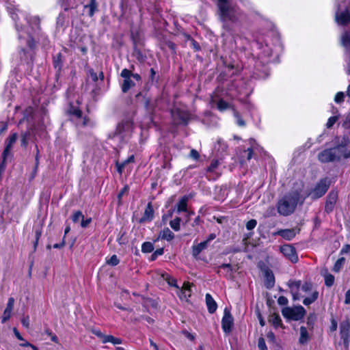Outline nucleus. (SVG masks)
<instances>
[{"instance_id":"obj_1","label":"nucleus","mask_w":350,"mask_h":350,"mask_svg":"<svg viewBox=\"0 0 350 350\" xmlns=\"http://www.w3.org/2000/svg\"><path fill=\"white\" fill-rule=\"evenodd\" d=\"M298 198L299 195L297 193L285 195L278 202V212L284 216L291 215L297 206Z\"/></svg>"},{"instance_id":"obj_2","label":"nucleus","mask_w":350,"mask_h":350,"mask_svg":"<svg viewBox=\"0 0 350 350\" xmlns=\"http://www.w3.org/2000/svg\"><path fill=\"white\" fill-rule=\"evenodd\" d=\"M218 8H219V16L220 20L223 22V27L229 31L230 27L227 24V21H230L234 22L237 20L234 10L233 7L231 5L228 0H217Z\"/></svg>"},{"instance_id":"obj_3","label":"nucleus","mask_w":350,"mask_h":350,"mask_svg":"<svg viewBox=\"0 0 350 350\" xmlns=\"http://www.w3.org/2000/svg\"><path fill=\"white\" fill-rule=\"evenodd\" d=\"M347 0H337V11L336 12V21L341 25H346L350 23V3Z\"/></svg>"},{"instance_id":"obj_4","label":"nucleus","mask_w":350,"mask_h":350,"mask_svg":"<svg viewBox=\"0 0 350 350\" xmlns=\"http://www.w3.org/2000/svg\"><path fill=\"white\" fill-rule=\"evenodd\" d=\"M287 284L295 300L300 299L299 293L300 288L304 293H308L312 289V284L308 282L301 284L300 280H289Z\"/></svg>"},{"instance_id":"obj_5","label":"nucleus","mask_w":350,"mask_h":350,"mask_svg":"<svg viewBox=\"0 0 350 350\" xmlns=\"http://www.w3.org/2000/svg\"><path fill=\"white\" fill-rule=\"evenodd\" d=\"M282 315L288 319L299 321L304 318L306 314V310L301 306L293 308L286 307L282 310Z\"/></svg>"},{"instance_id":"obj_6","label":"nucleus","mask_w":350,"mask_h":350,"mask_svg":"<svg viewBox=\"0 0 350 350\" xmlns=\"http://www.w3.org/2000/svg\"><path fill=\"white\" fill-rule=\"evenodd\" d=\"M132 129V120L130 118H125L118 124L115 135L124 138L131 133Z\"/></svg>"},{"instance_id":"obj_7","label":"nucleus","mask_w":350,"mask_h":350,"mask_svg":"<svg viewBox=\"0 0 350 350\" xmlns=\"http://www.w3.org/2000/svg\"><path fill=\"white\" fill-rule=\"evenodd\" d=\"M329 185L330 183L327 178L320 180L310 193L311 198L312 199H318L322 197L328 190Z\"/></svg>"},{"instance_id":"obj_8","label":"nucleus","mask_w":350,"mask_h":350,"mask_svg":"<svg viewBox=\"0 0 350 350\" xmlns=\"http://www.w3.org/2000/svg\"><path fill=\"white\" fill-rule=\"evenodd\" d=\"M68 115L72 121L78 125L91 126L92 123L86 115H83L82 111H68Z\"/></svg>"},{"instance_id":"obj_9","label":"nucleus","mask_w":350,"mask_h":350,"mask_svg":"<svg viewBox=\"0 0 350 350\" xmlns=\"http://www.w3.org/2000/svg\"><path fill=\"white\" fill-rule=\"evenodd\" d=\"M172 116L173 124L176 125L187 124L190 114L189 111H170Z\"/></svg>"},{"instance_id":"obj_10","label":"nucleus","mask_w":350,"mask_h":350,"mask_svg":"<svg viewBox=\"0 0 350 350\" xmlns=\"http://www.w3.org/2000/svg\"><path fill=\"white\" fill-rule=\"evenodd\" d=\"M347 140L344 139L340 144L333 148L335 154L337 155L336 159H340L342 157L346 159L350 157V148H347Z\"/></svg>"},{"instance_id":"obj_11","label":"nucleus","mask_w":350,"mask_h":350,"mask_svg":"<svg viewBox=\"0 0 350 350\" xmlns=\"http://www.w3.org/2000/svg\"><path fill=\"white\" fill-rule=\"evenodd\" d=\"M233 113L237 124L240 126H244L252 118L250 111H234Z\"/></svg>"},{"instance_id":"obj_12","label":"nucleus","mask_w":350,"mask_h":350,"mask_svg":"<svg viewBox=\"0 0 350 350\" xmlns=\"http://www.w3.org/2000/svg\"><path fill=\"white\" fill-rule=\"evenodd\" d=\"M233 318L230 312V311L225 308L224 316L221 319V327L224 332L226 334H229L232 331V328L233 326Z\"/></svg>"},{"instance_id":"obj_13","label":"nucleus","mask_w":350,"mask_h":350,"mask_svg":"<svg viewBox=\"0 0 350 350\" xmlns=\"http://www.w3.org/2000/svg\"><path fill=\"white\" fill-rule=\"evenodd\" d=\"M280 251L283 255L293 263H295L298 261L296 250L293 246L291 245H284L280 247Z\"/></svg>"},{"instance_id":"obj_14","label":"nucleus","mask_w":350,"mask_h":350,"mask_svg":"<svg viewBox=\"0 0 350 350\" xmlns=\"http://www.w3.org/2000/svg\"><path fill=\"white\" fill-rule=\"evenodd\" d=\"M337 155L334 153L333 148L325 149L318 155V159L321 163H328L336 159Z\"/></svg>"},{"instance_id":"obj_15","label":"nucleus","mask_w":350,"mask_h":350,"mask_svg":"<svg viewBox=\"0 0 350 350\" xmlns=\"http://www.w3.org/2000/svg\"><path fill=\"white\" fill-rule=\"evenodd\" d=\"M340 336L344 343H348L350 340V321H343L340 325Z\"/></svg>"},{"instance_id":"obj_16","label":"nucleus","mask_w":350,"mask_h":350,"mask_svg":"<svg viewBox=\"0 0 350 350\" xmlns=\"http://www.w3.org/2000/svg\"><path fill=\"white\" fill-rule=\"evenodd\" d=\"M337 199L338 192L335 191H331L327 197L325 206V211L327 213H330L334 210Z\"/></svg>"},{"instance_id":"obj_17","label":"nucleus","mask_w":350,"mask_h":350,"mask_svg":"<svg viewBox=\"0 0 350 350\" xmlns=\"http://www.w3.org/2000/svg\"><path fill=\"white\" fill-rule=\"evenodd\" d=\"M18 135L13 133L5 141V147L2 154V158L6 160L7 157L10 154V151L12 148L14 144L16 142Z\"/></svg>"},{"instance_id":"obj_18","label":"nucleus","mask_w":350,"mask_h":350,"mask_svg":"<svg viewBox=\"0 0 350 350\" xmlns=\"http://www.w3.org/2000/svg\"><path fill=\"white\" fill-rule=\"evenodd\" d=\"M14 301H15L13 297H10L8 299L6 308L3 311V314L1 318L2 323H5L7 321H8L10 319L14 308Z\"/></svg>"},{"instance_id":"obj_19","label":"nucleus","mask_w":350,"mask_h":350,"mask_svg":"<svg viewBox=\"0 0 350 350\" xmlns=\"http://www.w3.org/2000/svg\"><path fill=\"white\" fill-rule=\"evenodd\" d=\"M211 103L212 105L211 107H217L219 110L226 109L230 107L228 103L224 101L217 96L211 97Z\"/></svg>"},{"instance_id":"obj_20","label":"nucleus","mask_w":350,"mask_h":350,"mask_svg":"<svg viewBox=\"0 0 350 350\" xmlns=\"http://www.w3.org/2000/svg\"><path fill=\"white\" fill-rule=\"evenodd\" d=\"M233 269L230 264H222L218 267L217 273L223 275L226 278H231L232 277Z\"/></svg>"},{"instance_id":"obj_21","label":"nucleus","mask_w":350,"mask_h":350,"mask_svg":"<svg viewBox=\"0 0 350 350\" xmlns=\"http://www.w3.org/2000/svg\"><path fill=\"white\" fill-rule=\"evenodd\" d=\"M250 147L245 150V153L247 154L246 158L247 160H250L252 158L254 152L260 151L259 146L256 143L255 140L250 139L249 140Z\"/></svg>"},{"instance_id":"obj_22","label":"nucleus","mask_w":350,"mask_h":350,"mask_svg":"<svg viewBox=\"0 0 350 350\" xmlns=\"http://www.w3.org/2000/svg\"><path fill=\"white\" fill-rule=\"evenodd\" d=\"M297 234V232L295 229H284L280 230L275 233L276 235H279L286 240L293 239Z\"/></svg>"},{"instance_id":"obj_23","label":"nucleus","mask_w":350,"mask_h":350,"mask_svg":"<svg viewBox=\"0 0 350 350\" xmlns=\"http://www.w3.org/2000/svg\"><path fill=\"white\" fill-rule=\"evenodd\" d=\"M208 247V244L204 241L192 246V256L198 259L200 254Z\"/></svg>"},{"instance_id":"obj_24","label":"nucleus","mask_w":350,"mask_h":350,"mask_svg":"<svg viewBox=\"0 0 350 350\" xmlns=\"http://www.w3.org/2000/svg\"><path fill=\"white\" fill-rule=\"evenodd\" d=\"M206 304L210 313L213 314L216 311L217 308V303L209 293L206 294Z\"/></svg>"},{"instance_id":"obj_25","label":"nucleus","mask_w":350,"mask_h":350,"mask_svg":"<svg viewBox=\"0 0 350 350\" xmlns=\"http://www.w3.org/2000/svg\"><path fill=\"white\" fill-rule=\"evenodd\" d=\"M154 215L153 208L150 203L148 204L146 206L143 217L141 218V222L150 221L152 219Z\"/></svg>"},{"instance_id":"obj_26","label":"nucleus","mask_w":350,"mask_h":350,"mask_svg":"<svg viewBox=\"0 0 350 350\" xmlns=\"http://www.w3.org/2000/svg\"><path fill=\"white\" fill-rule=\"evenodd\" d=\"M188 200L189 198L186 196H183L179 200L176 204L177 213H180V212H187Z\"/></svg>"},{"instance_id":"obj_27","label":"nucleus","mask_w":350,"mask_h":350,"mask_svg":"<svg viewBox=\"0 0 350 350\" xmlns=\"http://www.w3.org/2000/svg\"><path fill=\"white\" fill-rule=\"evenodd\" d=\"M191 285L189 282H184L181 289H180V293L178 295L180 299H187L191 296Z\"/></svg>"},{"instance_id":"obj_28","label":"nucleus","mask_w":350,"mask_h":350,"mask_svg":"<svg viewBox=\"0 0 350 350\" xmlns=\"http://www.w3.org/2000/svg\"><path fill=\"white\" fill-rule=\"evenodd\" d=\"M310 340V336L308 334V332L307 330V328L301 326L300 327V337L299 338V342L301 345H305L308 343V342Z\"/></svg>"},{"instance_id":"obj_29","label":"nucleus","mask_w":350,"mask_h":350,"mask_svg":"<svg viewBox=\"0 0 350 350\" xmlns=\"http://www.w3.org/2000/svg\"><path fill=\"white\" fill-rule=\"evenodd\" d=\"M275 278L273 273L269 271L265 272V286L267 288H271L274 286Z\"/></svg>"},{"instance_id":"obj_30","label":"nucleus","mask_w":350,"mask_h":350,"mask_svg":"<svg viewBox=\"0 0 350 350\" xmlns=\"http://www.w3.org/2000/svg\"><path fill=\"white\" fill-rule=\"evenodd\" d=\"M159 237L164 240L171 241L174 238V234L168 228H165L160 232Z\"/></svg>"},{"instance_id":"obj_31","label":"nucleus","mask_w":350,"mask_h":350,"mask_svg":"<svg viewBox=\"0 0 350 350\" xmlns=\"http://www.w3.org/2000/svg\"><path fill=\"white\" fill-rule=\"evenodd\" d=\"M319 297V292L317 291H314L310 297H306L303 300V304L305 306H309L311 304L314 303Z\"/></svg>"},{"instance_id":"obj_32","label":"nucleus","mask_w":350,"mask_h":350,"mask_svg":"<svg viewBox=\"0 0 350 350\" xmlns=\"http://www.w3.org/2000/svg\"><path fill=\"white\" fill-rule=\"evenodd\" d=\"M180 222L181 218L176 217L170 221V226L174 230L178 231L180 228Z\"/></svg>"},{"instance_id":"obj_33","label":"nucleus","mask_w":350,"mask_h":350,"mask_svg":"<svg viewBox=\"0 0 350 350\" xmlns=\"http://www.w3.org/2000/svg\"><path fill=\"white\" fill-rule=\"evenodd\" d=\"M134 85L135 83L131 79H124L122 85V91L124 93H126L131 87Z\"/></svg>"},{"instance_id":"obj_34","label":"nucleus","mask_w":350,"mask_h":350,"mask_svg":"<svg viewBox=\"0 0 350 350\" xmlns=\"http://www.w3.org/2000/svg\"><path fill=\"white\" fill-rule=\"evenodd\" d=\"M323 275L325 278V284L328 287L332 286L334 283V276L329 273H326Z\"/></svg>"},{"instance_id":"obj_35","label":"nucleus","mask_w":350,"mask_h":350,"mask_svg":"<svg viewBox=\"0 0 350 350\" xmlns=\"http://www.w3.org/2000/svg\"><path fill=\"white\" fill-rule=\"evenodd\" d=\"M97 3L96 0H90V2L88 5H85V8H88L90 9L89 10V15L90 16H92L96 10Z\"/></svg>"},{"instance_id":"obj_36","label":"nucleus","mask_w":350,"mask_h":350,"mask_svg":"<svg viewBox=\"0 0 350 350\" xmlns=\"http://www.w3.org/2000/svg\"><path fill=\"white\" fill-rule=\"evenodd\" d=\"M154 250L153 244L150 242H144L142 245V251L144 253H150Z\"/></svg>"},{"instance_id":"obj_37","label":"nucleus","mask_w":350,"mask_h":350,"mask_svg":"<svg viewBox=\"0 0 350 350\" xmlns=\"http://www.w3.org/2000/svg\"><path fill=\"white\" fill-rule=\"evenodd\" d=\"M53 64L55 68L59 70L62 68V54L58 53L53 59Z\"/></svg>"},{"instance_id":"obj_38","label":"nucleus","mask_w":350,"mask_h":350,"mask_svg":"<svg viewBox=\"0 0 350 350\" xmlns=\"http://www.w3.org/2000/svg\"><path fill=\"white\" fill-rule=\"evenodd\" d=\"M345 261V259L343 257L338 259L337 261L336 262L334 266L333 270L335 272H338L341 269V268L342 267V265L344 264Z\"/></svg>"},{"instance_id":"obj_39","label":"nucleus","mask_w":350,"mask_h":350,"mask_svg":"<svg viewBox=\"0 0 350 350\" xmlns=\"http://www.w3.org/2000/svg\"><path fill=\"white\" fill-rule=\"evenodd\" d=\"M119 262L120 260L116 254L111 256L109 259L107 260V263L111 266H116L118 265Z\"/></svg>"},{"instance_id":"obj_40","label":"nucleus","mask_w":350,"mask_h":350,"mask_svg":"<svg viewBox=\"0 0 350 350\" xmlns=\"http://www.w3.org/2000/svg\"><path fill=\"white\" fill-rule=\"evenodd\" d=\"M219 165V161L218 160H213L208 166L207 171L209 172H214L215 170L218 167Z\"/></svg>"},{"instance_id":"obj_41","label":"nucleus","mask_w":350,"mask_h":350,"mask_svg":"<svg viewBox=\"0 0 350 350\" xmlns=\"http://www.w3.org/2000/svg\"><path fill=\"white\" fill-rule=\"evenodd\" d=\"M163 157H164L163 167L164 168H170L171 164H170V161L172 159V157L168 156L165 151L163 153Z\"/></svg>"},{"instance_id":"obj_42","label":"nucleus","mask_w":350,"mask_h":350,"mask_svg":"<svg viewBox=\"0 0 350 350\" xmlns=\"http://www.w3.org/2000/svg\"><path fill=\"white\" fill-rule=\"evenodd\" d=\"M83 215L81 211H78L74 213L72 215V221L76 223L78 222L80 219L81 220L83 218Z\"/></svg>"},{"instance_id":"obj_43","label":"nucleus","mask_w":350,"mask_h":350,"mask_svg":"<svg viewBox=\"0 0 350 350\" xmlns=\"http://www.w3.org/2000/svg\"><path fill=\"white\" fill-rule=\"evenodd\" d=\"M271 321L275 327H278L282 324V320L278 314H274L271 317Z\"/></svg>"},{"instance_id":"obj_44","label":"nucleus","mask_w":350,"mask_h":350,"mask_svg":"<svg viewBox=\"0 0 350 350\" xmlns=\"http://www.w3.org/2000/svg\"><path fill=\"white\" fill-rule=\"evenodd\" d=\"M152 124H154L152 113L146 118V120L143 122V126L150 127Z\"/></svg>"},{"instance_id":"obj_45","label":"nucleus","mask_w":350,"mask_h":350,"mask_svg":"<svg viewBox=\"0 0 350 350\" xmlns=\"http://www.w3.org/2000/svg\"><path fill=\"white\" fill-rule=\"evenodd\" d=\"M129 192V187L128 185H125L122 189L121 191L119 192L118 195V201H119V204H120L121 202V199L122 198V196L125 194V193H127Z\"/></svg>"},{"instance_id":"obj_46","label":"nucleus","mask_w":350,"mask_h":350,"mask_svg":"<svg viewBox=\"0 0 350 350\" xmlns=\"http://www.w3.org/2000/svg\"><path fill=\"white\" fill-rule=\"evenodd\" d=\"M258 347L260 350H267L265 339L262 337L258 340Z\"/></svg>"},{"instance_id":"obj_47","label":"nucleus","mask_w":350,"mask_h":350,"mask_svg":"<svg viewBox=\"0 0 350 350\" xmlns=\"http://www.w3.org/2000/svg\"><path fill=\"white\" fill-rule=\"evenodd\" d=\"M256 224H257V221L256 219H251L247 222L246 228L248 230H251L256 226Z\"/></svg>"},{"instance_id":"obj_48","label":"nucleus","mask_w":350,"mask_h":350,"mask_svg":"<svg viewBox=\"0 0 350 350\" xmlns=\"http://www.w3.org/2000/svg\"><path fill=\"white\" fill-rule=\"evenodd\" d=\"M131 71L126 68L122 70L120 74L121 77L124 78V79H131Z\"/></svg>"},{"instance_id":"obj_49","label":"nucleus","mask_w":350,"mask_h":350,"mask_svg":"<svg viewBox=\"0 0 350 350\" xmlns=\"http://www.w3.org/2000/svg\"><path fill=\"white\" fill-rule=\"evenodd\" d=\"M338 120V116H332V117H330L329 119H328V121L326 124V126L327 128H331L335 123Z\"/></svg>"},{"instance_id":"obj_50","label":"nucleus","mask_w":350,"mask_h":350,"mask_svg":"<svg viewBox=\"0 0 350 350\" xmlns=\"http://www.w3.org/2000/svg\"><path fill=\"white\" fill-rule=\"evenodd\" d=\"M28 137H29V133H25L22 134V136H21V145L23 146H27V141H28Z\"/></svg>"},{"instance_id":"obj_51","label":"nucleus","mask_w":350,"mask_h":350,"mask_svg":"<svg viewBox=\"0 0 350 350\" xmlns=\"http://www.w3.org/2000/svg\"><path fill=\"white\" fill-rule=\"evenodd\" d=\"M188 40L190 41L191 44L196 49V51L200 50V45L196 40L192 39L190 36H188Z\"/></svg>"},{"instance_id":"obj_52","label":"nucleus","mask_w":350,"mask_h":350,"mask_svg":"<svg viewBox=\"0 0 350 350\" xmlns=\"http://www.w3.org/2000/svg\"><path fill=\"white\" fill-rule=\"evenodd\" d=\"M278 303L280 306H285L288 304V299L284 296H280L278 299Z\"/></svg>"},{"instance_id":"obj_53","label":"nucleus","mask_w":350,"mask_h":350,"mask_svg":"<svg viewBox=\"0 0 350 350\" xmlns=\"http://www.w3.org/2000/svg\"><path fill=\"white\" fill-rule=\"evenodd\" d=\"M345 94L342 92H338L335 96V101L336 103H340L343 100Z\"/></svg>"},{"instance_id":"obj_54","label":"nucleus","mask_w":350,"mask_h":350,"mask_svg":"<svg viewBox=\"0 0 350 350\" xmlns=\"http://www.w3.org/2000/svg\"><path fill=\"white\" fill-rule=\"evenodd\" d=\"M21 323L22 325L28 328L29 327V318L28 316L23 317L21 319Z\"/></svg>"},{"instance_id":"obj_55","label":"nucleus","mask_w":350,"mask_h":350,"mask_svg":"<svg viewBox=\"0 0 350 350\" xmlns=\"http://www.w3.org/2000/svg\"><path fill=\"white\" fill-rule=\"evenodd\" d=\"M189 156L192 159L197 160V159H198L200 154L197 150L192 149L190 152Z\"/></svg>"},{"instance_id":"obj_56","label":"nucleus","mask_w":350,"mask_h":350,"mask_svg":"<svg viewBox=\"0 0 350 350\" xmlns=\"http://www.w3.org/2000/svg\"><path fill=\"white\" fill-rule=\"evenodd\" d=\"M92 221V219L88 218L86 219H84V217L81 219V226L83 228H86Z\"/></svg>"},{"instance_id":"obj_57","label":"nucleus","mask_w":350,"mask_h":350,"mask_svg":"<svg viewBox=\"0 0 350 350\" xmlns=\"http://www.w3.org/2000/svg\"><path fill=\"white\" fill-rule=\"evenodd\" d=\"M35 234H36V241H35V247L37 245L38 241L41 237L42 231L40 229H36L35 230Z\"/></svg>"},{"instance_id":"obj_58","label":"nucleus","mask_w":350,"mask_h":350,"mask_svg":"<svg viewBox=\"0 0 350 350\" xmlns=\"http://www.w3.org/2000/svg\"><path fill=\"white\" fill-rule=\"evenodd\" d=\"M126 167L125 163L122 162L121 163H117L116 167L117 170L120 174H122L124 168Z\"/></svg>"},{"instance_id":"obj_59","label":"nucleus","mask_w":350,"mask_h":350,"mask_svg":"<svg viewBox=\"0 0 350 350\" xmlns=\"http://www.w3.org/2000/svg\"><path fill=\"white\" fill-rule=\"evenodd\" d=\"M111 343H112L113 345H119V344L122 343V339H120L119 338H116V337L111 336Z\"/></svg>"},{"instance_id":"obj_60","label":"nucleus","mask_w":350,"mask_h":350,"mask_svg":"<svg viewBox=\"0 0 350 350\" xmlns=\"http://www.w3.org/2000/svg\"><path fill=\"white\" fill-rule=\"evenodd\" d=\"M13 332H14V334L15 335V336L19 340H21V341H24L25 339L23 338V336L21 335V334L19 333V332L18 331V329L14 327L13 329Z\"/></svg>"},{"instance_id":"obj_61","label":"nucleus","mask_w":350,"mask_h":350,"mask_svg":"<svg viewBox=\"0 0 350 350\" xmlns=\"http://www.w3.org/2000/svg\"><path fill=\"white\" fill-rule=\"evenodd\" d=\"M111 335H103L101 338L103 343L111 342Z\"/></svg>"},{"instance_id":"obj_62","label":"nucleus","mask_w":350,"mask_h":350,"mask_svg":"<svg viewBox=\"0 0 350 350\" xmlns=\"http://www.w3.org/2000/svg\"><path fill=\"white\" fill-rule=\"evenodd\" d=\"M92 332L96 335L97 337L100 338L101 339V338L103 337V336L104 335L101 331L100 329H93L92 330Z\"/></svg>"},{"instance_id":"obj_63","label":"nucleus","mask_w":350,"mask_h":350,"mask_svg":"<svg viewBox=\"0 0 350 350\" xmlns=\"http://www.w3.org/2000/svg\"><path fill=\"white\" fill-rule=\"evenodd\" d=\"M350 252V245H345L341 250V254H348Z\"/></svg>"},{"instance_id":"obj_64","label":"nucleus","mask_w":350,"mask_h":350,"mask_svg":"<svg viewBox=\"0 0 350 350\" xmlns=\"http://www.w3.org/2000/svg\"><path fill=\"white\" fill-rule=\"evenodd\" d=\"M345 304H350V289L348 290L345 293Z\"/></svg>"}]
</instances>
